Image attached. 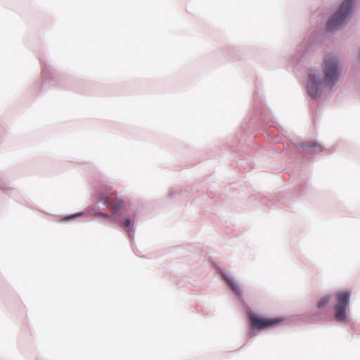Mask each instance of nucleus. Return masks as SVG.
Wrapping results in <instances>:
<instances>
[{"label": "nucleus", "mask_w": 360, "mask_h": 360, "mask_svg": "<svg viewBox=\"0 0 360 360\" xmlns=\"http://www.w3.org/2000/svg\"><path fill=\"white\" fill-rule=\"evenodd\" d=\"M324 79L322 80L317 77L316 71H311L309 74V81L307 89L309 96L314 98L319 95L323 84L333 86L338 80V61L331 55H327L324 58Z\"/></svg>", "instance_id": "nucleus-1"}, {"label": "nucleus", "mask_w": 360, "mask_h": 360, "mask_svg": "<svg viewBox=\"0 0 360 360\" xmlns=\"http://www.w3.org/2000/svg\"><path fill=\"white\" fill-rule=\"evenodd\" d=\"M353 7L352 0H345L341 4L339 10L330 18L327 23V29L329 31H333L341 25Z\"/></svg>", "instance_id": "nucleus-2"}, {"label": "nucleus", "mask_w": 360, "mask_h": 360, "mask_svg": "<svg viewBox=\"0 0 360 360\" xmlns=\"http://www.w3.org/2000/svg\"><path fill=\"white\" fill-rule=\"evenodd\" d=\"M349 291H339L335 293L337 303L335 306V317L338 321H344L347 317V309L349 304Z\"/></svg>", "instance_id": "nucleus-3"}, {"label": "nucleus", "mask_w": 360, "mask_h": 360, "mask_svg": "<svg viewBox=\"0 0 360 360\" xmlns=\"http://www.w3.org/2000/svg\"><path fill=\"white\" fill-rule=\"evenodd\" d=\"M249 319L251 322V326L259 330L264 329L279 323L282 320L281 319H266L260 317L258 315L250 313Z\"/></svg>", "instance_id": "nucleus-4"}, {"label": "nucleus", "mask_w": 360, "mask_h": 360, "mask_svg": "<svg viewBox=\"0 0 360 360\" xmlns=\"http://www.w3.org/2000/svg\"><path fill=\"white\" fill-rule=\"evenodd\" d=\"M303 151L309 154L319 153L323 150V147L314 141H307L300 145Z\"/></svg>", "instance_id": "nucleus-5"}, {"label": "nucleus", "mask_w": 360, "mask_h": 360, "mask_svg": "<svg viewBox=\"0 0 360 360\" xmlns=\"http://www.w3.org/2000/svg\"><path fill=\"white\" fill-rule=\"evenodd\" d=\"M101 200L103 202L104 205L110 206L113 213L118 212L124 207V202L122 200H117L116 202H110L108 198L103 197L101 198Z\"/></svg>", "instance_id": "nucleus-6"}, {"label": "nucleus", "mask_w": 360, "mask_h": 360, "mask_svg": "<svg viewBox=\"0 0 360 360\" xmlns=\"http://www.w3.org/2000/svg\"><path fill=\"white\" fill-rule=\"evenodd\" d=\"M224 279L226 281V283L230 285L231 289L236 293H239L238 287L232 281L231 279H229L226 276L223 275Z\"/></svg>", "instance_id": "nucleus-7"}, {"label": "nucleus", "mask_w": 360, "mask_h": 360, "mask_svg": "<svg viewBox=\"0 0 360 360\" xmlns=\"http://www.w3.org/2000/svg\"><path fill=\"white\" fill-rule=\"evenodd\" d=\"M330 301L329 297H324L322 299L320 300V301L318 302L317 307L318 308L321 309L326 306Z\"/></svg>", "instance_id": "nucleus-8"}, {"label": "nucleus", "mask_w": 360, "mask_h": 360, "mask_svg": "<svg viewBox=\"0 0 360 360\" xmlns=\"http://www.w3.org/2000/svg\"><path fill=\"white\" fill-rule=\"evenodd\" d=\"M131 224V220L129 219H127L124 223V226L125 227H129Z\"/></svg>", "instance_id": "nucleus-9"}, {"label": "nucleus", "mask_w": 360, "mask_h": 360, "mask_svg": "<svg viewBox=\"0 0 360 360\" xmlns=\"http://www.w3.org/2000/svg\"><path fill=\"white\" fill-rule=\"evenodd\" d=\"M98 215L101 216L103 218H105V219H109L110 218V216L108 215L107 214H104V213H98Z\"/></svg>", "instance_id": "nucleus-10"}, {"label": "nucleus", "mask_w": 360, "mask_h": 360, "mask_svg": "<svg viewBox=\"0 0 360 360\" xmlns=\"http://www.w3.org/2000/svg\"><path fill=\"white\" fill-rule=\"evenodd\" d=\"M80 215H82L81 213H79L78 214H77V216H80Z\"/></svg>", "instance_id": "nucleus-11"}]
</instances>
